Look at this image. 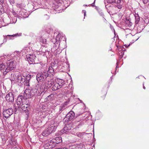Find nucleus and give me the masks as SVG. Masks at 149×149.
I'll return each instance as SVG.
<instances>
[{"label": "nucleus", "mask_w": 149, "mask_h": 149, "mask_svg": "<svg viewBox=\"0 0 149 149\" xmlns=\"http://www.w3.org/2000/svg\"><path fill=\"white\" fill-rule=\"evenodd\" d=\"M36 56L34 54H28L26 56V58L30 64L35 63V59Z\"/></svg>", "instance_id": "nucleus-5"}, {"label": "nucleus", "mask_w": 149, "mask_h": 149, "mask_svg": "<svg viewBox=\"0 0 149 149\" xmlns=\"http://www.w3.org/2000/svg\"><path fill=\"white\" fill-rule=\"evenodd\" d=\"M31 75H28L26 77V80L29 81V80L30 79V77Z\"/></svg>", "instance_id": "nucleus-33"}, {"label": "nucleus", "mask_w": 149, "mask_h": 149, "mask_svg": "<svg viewBox=\"0 0 149 149\" xmlns=\"http://www.w3.org/2000/svg\"><path fill=\"white\" fill-rule=\"evenodd\" d=\"M120 0H108L107 2L110 3H118L120 2Z\"/></svg>", "instance_id": "nucleus-25"}, {"label": "nucleus", "mask_w": 149, "mask_h": 149, "mask_svg": "<svg viewBox=\"0 0 149 149\" xmlns=\"http://www.w3.org/2000/svg\"><path fill=\"white\" fill-rule=\"evenodd\" d=\"M65 109V106L64 105H63L60 106L59 108V111L64 110Z\"/></svg>", "instance_id": "nucleus-29"}, {"label": "nucleus", "mask_w": 149, "mask_h": 149, "mask_svg": "<svg viewBox=\"0 0 149 149\" xmlns=\"http://www.w3.org/2000/svg\"><path fill=\"white\" fill-rule=\"evenodd\" d=\"M20 107L22 110L24 111H26L27 113H29L28 112L30 108V105L29 104L22 103Z\"/></svg>", "instance_id": "nucleus-10"}, {"label": "nucleus", "mask_w": 149, "mask_h": 149, "mask_svg": "<svg viewBox=\"0 0 149 149\" xmlns=\"http://www.w3.org/2000/svg\"><path fill=\"white\" fill-rule=\"evenodd\" d=\"M84 6H87V5H84Z\"/></svg>", "instance_id": "nucleus-50"}, {"label": "nucleus", "mask_w": 149, "mask_h": 149, "mask_svg": "<svg viewBox=\"0 0 149 149\" xmlns=\"http://www.w3.org/2000/svg\"><path fill=\"white\" fill-rule=\"evenodd\" d=\"M135 23L136 24H138L140 20V17L138 14H135Z\"/></svg>", "instance_id": "nucleus-23"}, {"label": "nucleus", "mask_w": 149, "mask_h": 149, "mask_svg": "<svg viewBox=\"0 0 149 149\" xmlns=\"http://www.w3.org/2000/svg\"><path fill=\"white\" fill-rule=\"evenodd\" d=\"M78 136L79 137V136H80V135L78 134Z\"/></svg>", "instance_id": "nucleus-51"}, {"label": "nucleus", "mask_w": 149, "mask_h": 149, "mask_svg": "<svg viewBox=\"0 0 149 149\" xmlns=\"http://www.w3.org/2000/svg\"><path fill=\"white\" fill-rule=\"evenodd\" d=\"M56 128V125H55V124H53L48 125L47 129L48 130L49 132H50L51 133L54 131Z\"/></svg>", "instance_id": "nucleus-13"}, {"label": "nucleus", "mask_w": 149, "mask_h": 149, "mask_svg": "<svg viewBox=\"0 0 149 149\" xmlns=\"http://www.w3.org/2000/svg\"><path fill=\"white\" fill-rule=\"evenodd\" d=\"M47 74H49V76H51L52 75H53L54 73V70L53 68L52 67H49L48 68V70L46 72Z\"/></svg>", "instance_id": "nucleus-17"}, {"label": "nucleus", "mask_w": 149, "mask_h": 149, "mask_svg": "<svg viewBox=\"0 0 149 149\" xmlns=\"http://www.w3.org/2000/svg\"><path fill=\"white\" fill-rule=\"evenodd\" d=\"M13 113V110L12 109L9 108L8 109H3V116L7 118Z\"/></svg>", "instance_id": "nucleus-4"}, {"label": "nucleus", "mask_w": 149, "mask_h": 149, "mask_svg": "<svg viewBox=\"0 0 149 149\" xmlns=\"http://www.w3.org/2000/svg\"><path fill=\"white\" fill-rule=\"evenodd\" d=\"M54 84L53 80L47 79L43 81L41 85L37 84L34 88L33 89V92L34 95L40 96L43 92L51 87Z\"/></svg>", "instance_id": "nucleus-1"}, {"label": "nucleus", "mask_w": 149, "mask_h": 149, "mask_svg": "<svg viewBox=\"0 0 149 149\" xmlns=\"http://www.w3.org/2000/svg\"><path fill=\"white\" fill-rule=\"evenodd\" d=\"M6 65L5 63H2L0 64V71H3V74L4 75V72L6 70Z\"/></svg>", "instance_id": "nucleus-18"}, {"label": "nucleus", "mask_w": 149, "mask_h": 149, "mask_svg": "<svg viewBox=\"0 0 149 149\" xmlns=\"http://www.w3.org/2000/svg\"><path fill=\"white\" fill-rule=\"evenodd\" d=\"M25 85L27 86H29V81L26 80Z\"/></svg>", "instance_id": "nucleus-35"}, {"label": "nucleus", "mask_w": 149, "mask_h": 149, "mask_svg": "<svg viewBox=\"0 0 149 149\" xmlns=\"http://www.w3.org/2000/svg\"><path fill=\"white\" fill-rule=\"evenodd\" d=\"M82 11L83 12V13H84V17H85V16L86 15V11L85 10H83Z\"/></svg>", "instance_id": "nucleus-41"}, {"label": "nucleus", "mask_w": 149, "mask_h": 149, "mask_svg": "<svg viewBox=\"0 0 149 149\" xmlns=\"http://www.w3.org/2000/svg\"><path fill=\"white\" fill-rule=\"evenodd\" d=\"M100 15L102 16V17H103L104 16V14L102 12H101V11H100V12H99Z\"/></svg>", "instance_id": "nucleus-37"}, {"label": "nucleus", "mask_w": 149, "mask_h": 149, "mask_svg": "<svg viewBox=\"0 0 149 149\" xmlns=\"http://www.w3.org/2000/svg\"><path fill=\"white\" fill-rule=\"evenodd\" d=\"M32 91L29 87L26 88L24 92V97L26 98H31L32 96Z\"/></svg>", "instance_id": "nucleus-6"}, {"label": "nucleus", "mask_w": 149, "mask_h": 149, "mask_svg": "<svg viewBox=\"0 0 149 149\" xmlns=\"http://www.w3.org/2000/svg\"><path fill=\"white\" fill-rule=\"evenodd\" d=\"M51 133L50 132H49L48 130L47 129H45L42 133V136H47Z\"/></svg>", "instance_id": "nucleus-20"}, {"label": "nucleus", "mask_w": 149, "mask_h": 149, "mask_svg": "<svg viewBox=\"0 0 149 149\" xmlns=\"http://www.w3.org/2000/svg\"><path fill=\"white\" fill-rule=\"evenodd\" d=\"M56 149H68V148H57Z\"/></svg>", "instance_id": "nucleus-44"}, {"label": "nucleus", "mask_w": 149, "mask_h": 149, "mask_svg": "<svg viewBox=\"0 0 149 149\" xmlns=\"http://www.w3.org/2000/svg\"><path fill=\"white\" fill-rule=\"evenodd\" d=\"M120 2L119 3H117V4L116 5H115L114 6V7L115 8H118L119 9H120L122 8V4H120L121 3V0H120Z\"/></svg>", "instance_id": "nucleus-24"}, {"label": "nucleus", "mask_w": 149, "mask_h": 149, "mask_svg": "<svg viewBox=\"0 0 149 149\" xmlns=\"http://www.w3.org/2000/svg\"><path fill=\"white\" fill-rule=\"evenodd\" d=\"M11 4H13L14 3V0H8Z\"/></svg>", "instance_id": "nucleus-36"}, {"label": "nucleus", "mask_w": 149, "mask_h": 149, "mask_svg": "<svg viewBox=\"0 0 149 149\" xmlns=\"http://www.w3.org/2000/svg\"><path fill=\"white\" fill-rule=\"evenodd\" d=\"M143 89H146V88H145V87L144 86H143Z\"/></svg>", "instance_id": "nucleus-48"}, {"label": "nucleus", "mask_w": 149, "mask_h": 149, "mask_svg": "<svg viewBox=\"0 0 149 149\" xmlns=\"http://www.w3.org/2000/svg\"><path fill=\"white\" fill-rule=\"evenodd\" d=\"M3 6L0 4V11L1 12L3 10Z\"/></svg>", "instance_id": "nucleus-40"}, {"label": "nucleus", "mask_w": 149, "mask_h": 149, "mask_svg": "<svg viewBox=\"0 0 149 149\" xmlns=\"http://www.w3.org/2000/svg\"><path fill=\"white\" fill-rule=\"evenodd\" d=\"M4 39H3V42H6V39L5 38V37H4Z\"/></svg>", "instance_id": "nucleus-43"}, {"label": "nucleus", "mask_w": 149, "mask_h": 149, "mask_svg": "<svg viewBox=\"0 0 149 149\" xmlns=\"http://www.w3.org/2000/svg\"><path fill=\"white\" fill-rule=\"evenodd\" d=\"M61 37V35L60 34H58L56 37V39L59 41L60 38Z\"/></svg>", "instance_id": "nucleus-32"}, {"label": "nucleus", "mask_w": 149, "mask_h": 149, "mask_svg": "<svg viewBox=\"0 0 149 149\" xmlns=\"http://www.w3.org/2000/svg\"><path fill=\"white\" fill-rule=\"evenodd\" d=\"M23 96H19L17 99L16 104L18 105L17 108H15V109L17 110L20 108V106L22 104L23 102Z\"/></svg>", "instance_id": "nucleus-12"}, {"label": "nucleus", "mask_w": 149, "mask_h": 149, "mask_svg": "<svg viewBox=\"0 0 149 149\" xmlns=\"http://www.w3.org/2000/svg\"><path fill=\"white\" fill-rule=\"evenodd\" d=\"M14 96L13 93H9L6 95V100L8 102H12L14 100Z\"/></svg>", "instance_id": "nucleus-9"}, {"label": "nucleus", "mask_w": 149, "mask_h": 149, "mask_svg": "<svg viewBox=\"0 0 149 149\" xmlns=\"http://www.w3.org/2000/svg\"><path fill=\"white\" fill-rule=\"evenodd\" d=\"M49 76V74H47L46 71H44L42 72L38 73L36 76V79L38 82L37 84H38L39 81H44L47 79H48Z\"/></svg>", "instance_id": "nucleus-3"}, {"label": "nucleus", "mask_w": 149, "mask_h": 149, "mask_svg": "<svg viewBox=\"0 0 149 149\" xmlns=\"http://www.w3.org/2000/svg\"><path fill=\"white\" fill-rule=\"evenodd\" d=\"M21 33H19V34L18 33L15 34H14L13 35H11V36L13 37H14V36H21Z\"/></svg>", "instance_id": "nucleus-34"}, {"label": "nucleus", "mask_w": 149, "mask_h": 149, "mask_svg": "<svg viewBox=\"0 0 149 149\" xmlns=\"http://www.w3.org/2000/svg\"><path fill=\"white\" fill-rule=\"evenodd\" d=\"M56 82L59 86V88H61L65 84L64 80L61 79H57L56 81Z\"/></svg>", "instance_id": "nucleus-15"}, {"label": "nucleus", "mask_w": 149, "mask_h": 149, "mask_svg": "<svg viewBox=\"0 0 149 149\" xmlns=\"http://www.w3.org/2000/svg\"><path fill=\"white\" fill-rule=\"evenodd\" d=\"M4 58V57H2L1 58H1Z\"/></svg>", "instance_id": "nucleus-49"}, {"label": "nucleus", "mask_w": 149, "mask_h": 149, "mask_svg": "<svg viewBox=\"0 0 149 149\" xmlns=\"http://www.w3.org/2000/svg\"><path fill=\"white\" fill-rule=\"evenodd\" d=\"M17 7L21 9H22L23 8L24 6L22 4H17L16 5Z\"/></svg>", "instance_id": "nucleus-31"}, {"label": "nucleus", "mask_w": 149, "mask_h": 149, "mask_svg": "<svg viewBox=\"0 0 149 149\" xmlns=\"http://www.w3.org/2000/svg\"><path fill=\"white\" fill-rule=\"evenodd\" d=\"M2 95V93L1 91L0 90V97Z\"/></svg>", "instance_id": "nucleus-47"}, {"label": "nucleus", "mask_w": 149, "mask_h": 149, "mask_svg": "<svg viewBox=\"0 0 149 149\" xmlns=\"http://www.w3.org/2000/svg\"><path fill=\"white\" fill-rule=\"evenodd\" d=\"M71 130V127H70L69 125H67L64 127L61 131V133L62 134L64 133H67V132H69Z\"/></svg>", "instance_id": "nucleus-14"}, {"label": "nucleus", "mask_w": 149, "mask_h": 149, "mask_svg": "<svg viewBox=\"0 0 149 149\" xmlns=\"http://www.w3.org/2000/svg\"><path fill=\"white\" fill-rule=\"evenodd\" d=\"M95 0H94V2L92 4V5L93 6H95L94 5V4L95 2Z\"/></svg>", "instance_id": "nucleus-45"}, {"label": "nucleus", "mask_w": 149, "mask_h": 149, "mask_svg": "<svg viewBox=\"0 0 149 149\" xmlns=\"http://www.w3.org/2000/svg\"><path fill=\"white\" fill-rule=\"evenodd\" d=\"M54 97V95L53 94H51L49 95L46 98V101H49V100H53Z\"/></svg>", "instance_id": "nucleus-22"}, {"label": "nucleus", "mask_w": 149, "mask_h": 149, "mask_svg": "<svg viewBox=\"0 0 149 149\" xmlns=\"http://www.w3.org/2000/svg\"><path fill=\"white\" fill-rule=\"evenodd\" d=\"M0 2L2 3L3 2V0H0Z\"/></svg>", "instance_id": "nucleus-46"}, {"label": "nucleus", "mask_w": 149, "mask_h": 149, "mask_svg": "<svg viewBox=\"0 0 149 149\" xmlns=\"http://www.w3.org/2000/svg\"><path fill=\"white\" fill-rule=\"evenodd\" d=\"M16 21V20H15ZM16 22V21H15V22Z\"/></svg>", "instance_id": "nucleus-53"}, {"label": "nucleus", "mask_w": 149, "mask_h": 149, "mask_svg": "<svg viewBox=\"0 0 149 149\" xmlns=\"http://www.w3.org/2000/svg\"><path fill=\"white\" fill-rule=\"evenodd\" d=\"M84 123V122L82 121H81L77 125V127L78 128H79L80 126L83 125Z\"/></svg>", "instance_id": "nucleus-30"}, {"label": "nucleus", "mask_w": 149, "mask_h": 149, "mask_svg": "<svg viewBox=\"0 0 149 149\" xmlns=\"http://www.w3.org/2000/svg\"><path fill=\"white\" fill-rule=\"evenodd\" d=\"M117 67H118V65H117V66H116V68H117Z\"/></svg>", "instance_id": "nucleus-52"}, {"label": "nucleus", "mask_w": 149, "mask_h": 149, "mask_svg": "<svg viewBox=\"0 0 149 149\" xmlns=\"http://www.w3.org/2000/svg\"><path fill=\"white\" fill-rule=\"evenodd\" d=\"M74 113L73 111H70L66 116L65 120H67V121L71 120L74 118Z\"/></svg>", "instance_id": "nucleus-11"}, {"label": "nucleus", "mask_w": 149, "mask_h": 149, "mask_svg": "<svg viewBox=\"0 0 149 149\" xmlns=\"http://www.w3.org/2000/svg\"><path fill=\"white\" fill-rule=\"evenodd\" d=\"M6 68L4 72V75H6L10 71L14 69L16 66L15 62L13 61H8L6 63Z\"/></svg>", "instance_id": "nucleus-2"}, {"label": "nucleus", "mask_w": 149, "mask_h": 149, "mask_svg": "<svg viewBox=\"0 0 149 149\" xmlns=\"http://www.w3.org/2000/svg\"><path fill=\"white\" fill-rule=\"evenodd\" d=\"M25 80V77L22 76L20 74H19L17 75L15 81L20 83L21 84H22L24 82Z\"/></svg>", "instance_id": "nucleus-8"}, {"label": "nucleus", "mask_w": 149, "mask_h": 149, "mask_svg": "<svg viewBox=\"0 0 149 149\" xmlns=\"http://www.w3.org/2000/svg\"><path fill=\"white\" fill-rule=\"evenodd\" d=\"M59 86L56 82V83L52 87V89L53 91H56L58 89L60 88H59Z\"/></svg>", "instance_id": "nucleus-21"}, {"label": "nucleus", "mask_w": 149, "mask_h": 149, "mask_svg": "<svg viewBox=\"0 0 149 149\" xmlns=\"http://www.w3.org/2000/svg\"><path fill=\"white\" fill-rule=\"evenodd\" d=\"M12 141L11 143H10L11 145H12L13 147L14 148L17 145V142L15 141Z\"/></svg>", "instance_id": "nucleus-28"}, {"label": "nucleus", "mask_w": 149, "mask_h": 149, "mask_svg": "<svg viewBox=\"0 0 149 149\" xmlns=\"http://www.w3.org/2000/svg\"><path fill=\"white\" fill-rule=\"evenodd\" d=\"M123 15L122 14L119 13V14L118 15V16H119V17L120 19L121 18Z\"/></svg>", "instance_id": "nucleus-39"}, {"label": "nucleus", "mask_w": 149, "mask_h": 149, "mask_svg": "<svg viewBox=\"0 0 149 149\" xmlns=\"http://www.w3.org/2000/svg\"><path fill=\"white\" fill-rule=\"evenodd\" d=\"M54 142L53 140L47 141L45 142L44 148L45 149H51L52 147V144Z\"/></svg>", "instance_id": "nucleus-7"}, {"label": "nucleus", "mask_w": 149, "mask_h": 149, "mask_svg": "<svg viewBox=\"0 0 149 149\" xmlns=\"http://www.w3.org/2000/svg\"><path fill=\"white\" fill-rule=\"evenodd\" d=\"M51 41L54 43V44L56 45V44H58V43L59 42V41L56 38H52L51 40Z\"/></svg>", "instance_id": "nucleus-26"}, {"label": "nucleus", "mask_w": 149, "mask_h": 149, "mask_svg": "<svg viewBox=\"0 0 149 149\" xmlns=\"http://www.w3.org/2000/svg\"><path fill=\"white\" fill-rule=\"evenodd\" d=\"M54 142H55L57 144L61 143L62 141V138L61 137H56L54 139H53Z\"/></svg>", "instance_id": "nucleus-19"}, {"label": "nucleus", "mask_w": 149, "mask_h": 149, "mask_svg": "<svg viewBox=\"0 0 149 149\" xmlns=\"http://www.w3.org/2000/svg\"><path fill=\"white\" fill-rule=\"evenodd\" d=\"M40 42L42 43L43 44H46V39L43 38H41L40 39Z\"/></svg>", "instance_id": "nucleus-27"}, {"label": "nucleus", "mask_w": 149, "mask_h": 149, "mask_svg": "<svg viewBox=\"0 0 149 149\" xmlns=\"http://www.w3.org/2000/svg\"><path fill=\"white\" fill-rule=\"evenodd\" d=\"M18 72L16 71H14L11 74V81H16V79L17 78V75H18Z\"/></svg>", "instance_id": "nucleus-16"}, {"label": "nucleus", "mask_w": 149, "mask_h": 149, "mask_svg": "<svg viewBox=\"0 0 149 149\" xmlns=\"http://www.w3.org/2000/svg\"><path fill=\"white\" fill-rule=\"evenodd\" d=\"M14 149H21L19 147H17V146H15L14 148Z\"/></svg>", "instance_id": "nucleus-42"}, {"label": "nucleus", "mask_w": 149, "mask_h": 149, "mask_svg": "<svg viewBox=\"0 0 149 149\" xmlns=\"http://www.w3.org/2000/svg\"><path fill=\"white\" fill-rule=\"evenodd\" d=\"M144 4L147 3L148 2V0H142Z\"/></svg>", "instance_id": "nucleus-38"}]
</instances>
